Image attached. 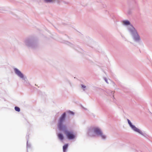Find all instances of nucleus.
<instances>
[{"instance_id": "obj_14", "label": "nucleus", "mask_w": 152, "mask_h": 152, "mask_svg": "<svg viewBox=\"0 0 152 152\" xmlns=\"http://www.w3.org/2000/svg\"><path fill=\"white\" fill-rule=\"evenodd\" d=\"M108 93L110 95H112L114 94L113 91L111 90H109L107 91Z\"/></svg>"}, {"instance_id": "obj_17", "label": "nucleus", "mask_w": 152, "mask_h": 152, "mask_svg": "<svg viewBox=\"0 0 152 152\" xmlns=\"http://www.w3.org/2000/svg\"><path fill=\"white\" fill-rule=\"evenodd\" d=\"M81 87L83 89V90L85 91V88L86 87V86L83 85H81Z\"/></svg>"}, {"instance_id": "obj_9", "label": "nucleus", "mask_w": 152, "mask_h": 152, "mask_svg": "<svg viewBox=\"0 0 152 152\" xmlns=\"http://www.w3.org/2000/svg\"><path fill=\"white\" fill-rule=\"evenodd\" d=\"M58 139L61 141H63L64 139V137L61 133H58L57 134Z\"/></svg>"}, {"instance_id": "obj_19", "label": "nucleus", "mask_w": 152, "mask_h": 152, "mask_svg": "<svg viewBox=\"0 0 152 152\" xmlns=\"http://www.w3.org/2000/svg\"><path fill=\"white\" fill-rule=\"evenodd\" d=\"M104 79L105 80V82H106V83H107V84H108V83L107 81V78L106 77H104Z\"/></svg>"}, {"instance_id": "obj_11", "label": "nucleus", "mask_w": 152, "mask_h": 152, "mask_svg": "<svg viewBox=\"0 0 152 152\" xmlns=\"http://www.w3.org/2000/svg\"><path fill=\"white\" fill-rule=\"evenodd\" d=\"M64 43L72 47H73L74 46V45L73 44L68 41H65Z\"/></svg>"}, {"instance_id": "obj_2", "label": "nucleus", "mask_w": 152, "mask_h": 152, "mask_svg": "<svg viewBox=\"0 0 152 152\" xmlns=\"http://www.w3.org/2000/svg\"><path fill=\"white\" fill-rule=\"evenodd\" d=\"M123 23L125 25H130V26L128 28L129 32L135 42H139L140 40V37L135 28L131 24L129 20H125L123 21Z\"/></svg>"}, {"instance_id": "obj_3", "label": "nucleus", "mask_w": 152, "mask_h": 152, "mask_svg": "<svg viewBox=\"0 0 152 152\" xmlns=\"http://www.w3.org/2000/svg\"><path fill=\"white\" fill-rule=\"evenodd\" d=\"M24 42L26 46L32 48H36L38 46V39L35 37L27 38L25 40Z\"/></svg>"}, {"instance_id": "obj_13", "label": "nucleus", "mask_w": 152, "mask_h": 152, "mask_svg": "<svg viewBox=\"0 0 152 152\" xmlns=\"http://www.w3.org/2000/svg\"><path fill=\"white\" fill-rule=\"evenodd\" d=\"M15 109L16 111L18 112H19L20 111V108L19 107L17 106H15Z\"/></svg>"}, {"instance_id": "obj_1", "label": "nucleus", "mask_w": 152, "mask_h": 152, "mask_svg": "<svg viewBox=\"0 0 152 152\" xmlns=\"http://www.w3.org/2000/svg\"><path fill=\"white\" fill-rule=\"evenodd\" d=\"M66 113H64L60 117L57 124L58 128L59 130L66 135L67 138L69 140L74 139L75 136L72 131H69L67 130L66 126L63 124V123L65 120Z\"/></svg>"}, {"instance_id": "obj_12", "label": "nucleus", "mask_w": 152, "mask_h": 152, "mask_svg": "<svg viewBox=\"0 0 152 152\" xmlns=\"http://www.w3.org/2000/svg\"><path fill=\"white\" fill-rule=\"evenodd\" d=\"M55 0H44V1L46 3H53Z\"/></svg>"}, {"instance_id": "obj_4", "label": "nucleus", "mask_w": 152, "mask_h": 152, "mask_svg": "<svg viewBox=\"0 0 152 152\" xmlns=\"http://www.w3.org/2000/svg\"><path fill=\"white\" fill-rule=\"evenodd\" d=\"M94 134H95L97 136L100 137L103 140L106 139V136L103 134L102 132L99 128L97 127H94Z\"/></svg>"}, {"instance_id": "obj_5", "label": "nucleus", "mask_w": 152, "mask_h": 152, "mask_svg": "<svg viewBox=\"0 0 152 152\" xmlns=\"http://www.w3.org/2000/svg\"><path fill=\"white\" fill-rule=\"evenodd\" d=\"M14 70L15 74L23 80H25L27 79L26 77H24L23 74L18 69L15 68Z\"/></svg>"}, {"instance_id": "obj_20", "label": "nucleus", "mask_w": 152, "mask_h": 152, "mask_svg": "<svg viewBox=\"0 0 152 152\" xmlns=\"http://www.w3.org/2000/svg\"><path fill=\"white\" fill-rule=\"evenodd\" d=\"M113 84H114V85H115V83L114 82H113Z\"/></svg>"}, {"instance_id": "obj_8", "label": "nucleus", "mask_w": 152, "mask_h": 152, "mask_svg": "<svg viewBox=\"0 0 152 152\" xmlns=\"http://www.w3.org/2000/svg\"><path fill=\"white\" fill-rule=\"evenodd\" d=\"M128 123L129 125L131 127L132 129L134 130V131L137 128L134 125L132 124V123L131 122V121L129 119H127Z\"/></svg>"}, {"instance_id": "obj_18", "label": "nucleus", "mask_w": 152, "mask_h": 152, "mask_svg": "<svg viewBox=\"0 0 152 152\" xmlns=\"http://www.w3.org/2000/svg\"><path fill=\"white\" fill-rule=\"evenodd\" d=\"M29 137V135H27L26 136V138L27 139V142H28Z\"/></svg>"}, {"instance_id": "obj_21", "label": "nucleus", "mask_w": 152, "mask_h": 152, "mask_svg": "<svg viewBox=\"0 0 152 152\" xmlns=\"http://www.w3.org/2000/svg\"><path fill=\"white\" fill-rule=\"evenodd\" d=\"M113 98H114V96L113 95Z\"/></svg>"}, {"instance_id": "obj_16", "label": "nucleus", "mask_w": 152, "mask_h": 152, "mask_svg": "<svg viewBox=\"0 0 152 152\" xmlns=\"http://www.w3.org/2000/svg\"><path fill=\"white\" fill-rule=\"evenodd\" d=\"M31 147V145L30 143H28L27 142V148H30Z\"/></svg>"}, {"instance_id": "obj_6", "label": "nucleus", "mask_w": 152, "mask_h": 152, "mask_svg": "<svg viewBox=\"0 0 152 152\" xmlns=\"http://www.w3.org/2000/svg\"><path fill=\"white\" fill-rule=\"evenodd\" d=\"M88 135L91 137L94 136V127H91L88 129Z\"/></svg>"}, {"instance_id": "obj_10", "label": "nucleus", "mask_w": 152, "mask_h": 152, "mask_svg": "<svg viewBox=\"0 0 152 152\" xmlns=\"http://www.w3.org/2000/svg\"><path fill=\"white\" fill-rule=\"evenodd\" d=\"M68 144H66L63 146V152H66V150L68 148Z\"/></svg>"}, {"instance_id": "obj_7", "label": "nucleus", "mask_w": 152, "mask_h": 152, "mask_svg": "<svg viewBox=\"0 0 152 152\" xmlns=\"http://www.w3.org/2000/svg\"><path fill=\"white\" fill-rule=\"evenodd\" d=\"M135 132H137L140 134H141L143 136L146 137L148 136L147 134L145 132H142L139 129L137 128L134 131Z\"/></svg>"}, {"instance_id": "obj_15", "label": "nucleus", "mask_w": 152, "mask_h": 152, "mask_svg": "<svg viewBox=\"0 0 152 152\" xmlns=\"http://www.w3.org/2000/svg\"><path fill=\"white\" fill-rule=\"evenodd\" d=\"M68 113L70 115H74L75 114V113L71 111L70 110L68 111Z\"/></svg>"}]
</instances>
